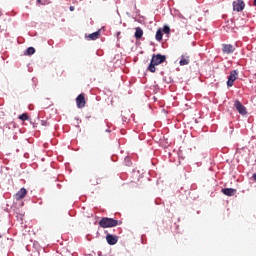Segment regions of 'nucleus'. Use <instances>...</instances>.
<instances>
[{"instance_id":"obj_1","label":"nucleus","mask_w":256,"mask_h":256,"mask_svg":"<svg viewBox=\"0 0 256 256\" xmlns=\"http://www.w3.org/2000/svg\"><path fill=\"white\" fill-rule=\"evenodd\" d=\"M165 61H167L166 55L153 54L148 66V71H150V73H155V71H157V65H161V63H165Z\"/></svg>"},{"instance_id":"obj_2","label":"nucleus","mask_w":256,"mask_h":256,"mask_svg":"<svg viewBox=\"0 0 256 256\" xmlns=\"http://www.w3.org/2000/svg\"><path fill=\"white\" fill-rule=\"evenodd\" d=\"M117 225H119V221L113 218H107V217H103L100 221H99V227H102V229H108L111 227H117Z\"/></svg>"},{"instance_id":"obj_3","label":"nucleus","mask_w":256,"mask_h":256,"mask_svg":"<svg viewBox=\"0 0 256 256\" xmlns=\"http://www.w3.org/2000/svg\"><path fill=\"white\" fill-rule=\"evenodd\" d=\"M245 9V2L243 0H235L233 2V11H237L238 13Z\"/></svg>"},{"instance_id":"obj_4","label":"nucleus","mask_w":256,"mask_h":256,"mask_svg":"<svg viewBox=\"0 0 256 256\" xmlns=\"http://www.w3.org/2000/svg\"><path fill=\"white\" fill-rule=\"evenodd\" d=\"M234 106L240 115H247V108H245V106H243L239 100L234 102Z\"/></svg>"},{"instance_id":"obj_5","label":"nucleus","mask_w":256,"mask_h":256,"mask_svg":"<svg viewBox=\"0 0 256 256\" xmlns=\"http://www.w3.org/2000/svg\"><path fill=\"white\" fill-rule=\"evenodd\" d=\"M235 52V46L231 44H223L222 45V53L225 55H231V53Z\"/></svg>"},{"instance_id":"obj_6","label":"nucleus","mask_w":256,"mask_h":256,"mask_svg":"<svg viewBox=\"0 0 256 256\" xmlns=\"http://www.w3.org/2000/svg\"><path fill=\"white\" fill-rule=\"evenodd\" d=\"M85 95L84 94H79L78 97L76 98V105L78 109H83L85 107Z\"/></svg>"},{"instance_id":"obj_7","label":"nucleus","mask_w":256,"mask_h":256,"mask_svg":"<svg viewBox=\"0 0 256 256\" xmlns=\"http://www.w3.org/2000/svg\"><path fill=\"white\" fill-rule=\"evenodd\" d=\"M237 79V70H234L230 73L227 81L228 87H233V83H235V80Z\"/></svg>"},{"instance_id":"obj_8","label":"nucleus","mask_w":256,"mask_h":256,"mask_svg":"<svg viewBox=\"0 0 256 256\" xmlns=\"http://www.w3.org/2000/svg\"><path fill=\"white\" fill-rule=\"evenodd\" d=\"M27 197V189L21 188L16 194L15 199L16 201H21V199H25Z\"/></svg>"},{"instance_id":"obj_9","label":"nucleus","mask_w":256,"mask_h":256,"mask_svg":"<svg viewBox=\"0 0 256 256\" xmlns=\"http://www.w3.org/2000/svg\"><path fill=\"white\" fill-rule=\"evenodd\" d=\"M189 63H191L190 56L189 55H181L179 65L185 66V65H189Z\"/></svg>"},{"instance_id":"obj_10","label":"nucleus","mask_w":256,"mask_h":256,"mask_svg":"<svg viewBox=\"0 0 256 256\" xmlns=\"http://www.w3.org/2000/svg\"><path fill=\"white\" fill-rule=\"evenodd\" d=\"M118 239L119 238L115 235L108 234L106 236V241H107L108 245H116Z\"/></svg>"},{"instance_id":"obj_11","label":"nucleus","mask_w":256,"mask_h":256,"mask_svg":"<svg viewBox=\"0 0 256 256\" xmlns=\"http://www.w3.org/2000/svg\"><path fill=\"white\" fill-rule=\"evenodd\" d=\"M222 193L226 195L227 197H233L235 193H237V190L234 188H223Z\"/></svg>"},{"instance_id":"obj_12","label":"nucleus","mask_w":256,"mask_h":256,"mask_svg":"<svg viewBox=\"0 0 256 256\" xmlns=\"http://www.w3.org/2000/svg\"><path fill=\"white\" fill-rule=\"evenodd\" d=\"M99 37H101V30H98L92 34H89L87 36L88 41H97V39H99Z\"/></svg>"},{"instance_id":"obj_13","label":"nucleus","mask_w":256,"mask_h":256,"mask_svg":"<svg viewBox=\"0 0 256 256\" xmlns=\"http://www.w3.org/2000/svg\"><path fill=\"white\" fill-rule=\"evenodd\" d=\"M156 41H163V30L159 28L155 36Z\"/></svg>"},{"instance_id":"obj_14","label":"nucleus","mask_w":256,"mask_h":256,"mask_svg":"<svg viewBox=\"0 0 256 256\" xmlns=\"http://www.w3.org/2000/svg\"><path fill=\"white\" fill-rule=\"evenodd\" d=\"M135 37L137 39H141V37H143V29H141V27L136 28Z\"/></svg>"},{"instance_id":"obj_15","label":"nucleus","mask_w":256,"mask_h":256,"mask_svg":"<svg viewBox=\"0 0 256 256\" xmlns=\"http://www.w3.org/2000/svg\"><path fill=\"white\" fill-rule=\"evenodd\" d=\"M21 121H27L29 120V114L28 113H23L18 117Z\"/></svg>"},{"instance_id":"obj_16","label":"nucleus","mask_w":256,"mask_h":256,"mask_svg":"<svg viewBox=\"0 0 256 256\" xmlns=\"http://www.w3.org/2000/svg\"><path fill=\"white\" fill-rule=\"evenodd\" d=\"M25 54H26V55H34V54H35V48H33V47L27 48Z\"/></svg>"},{"instance_id":"obj_17","label":"nucleus","mask_w":256,"mask_h":256,"mask_svg":"<svg viewBox=\"0 0 256 256\" xmlns=\"http://www.w3.org/2000/svg\"><path fill=\"white\" fill-rule=\"evenodd\" d=\"M162 33L169 35L171 33V28H169V26H164L162 29Z\"/></svg>"},{"instance_id":"obj_18","label":"nucleus","mask_w":256,"mask_h":256,"mask_svg":"<svg viewBox=\"0 0 256 256\" xmlns=\"http://www.w3.org/2000/svg\"><path fill=\"white\" fill-rule=\"evenodd\" d=\"M90 183L91 185H99L100 182L97 178H91Z\"/></svg>"},{"instance_id":"obj_19","label":"nucleus","mask_w":256,"mask_h":256,"mask_svg":"<svg viewBox=\"0 0 256 256\" xmlns=\"http://www.w3.org/2000/svg\"><path fill=\"white\" fill-rule=\"evenodd\" d=\"M37 3H39L40 5H45V3H43L41 0H37Z\"/></svg>"},{"instance_id":"obj_20","label":"nucleus","mask_w":256,"mask_h":256,"mask_svg":"<svg viewBox=\"0 0 256 256\" xmlns=\"http://www.w3.org/2000/svg\"><path fill=\"white\" fill-rule=\"evenodd\" d=\"M252 179H254V181H256V173L253 174Z\"/></svg>"},{"instance_id":"obj_21","label":"nucleus","mask_w":256,"mask_h":256,"mask_svg":"<svg viewBox=\"0 0 256 256\" xmlns=\"http://www.w3.org/2000/svg\"><path fill=\"white\" fill-rule=\"evenodd\" d=\"M70 11H75V7L70 6Z\"/></svg>"},{"instance_id":"obj_22","label":"nucleus","mask_w":256,"mask_h":256,"mask_svg":"<svg viewBox=\"0 0 256 256\" xmlns=\"http://www.w3.org/2000/svg\"><path fill=\"white\" fill-rule=\"evenodd\" d=\"M253 5H254V7H256V0H254Z\"/></svg>"}]
</instances>
